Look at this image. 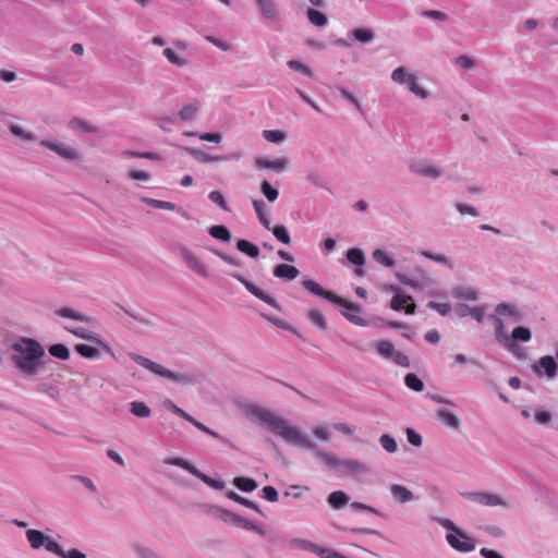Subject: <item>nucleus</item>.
Returning <instances> with one entry per match:
<instances>
[{
	"mask_svg": "<svg viewBox=\"0 0 558 558\" xmlns=\"http://www.w3.org/2000/svg\"><path fill=\"white\" fill-rule=\"evenodd\" d=\"M242 411L247 417L254 418L257 423L267 427L272 434L282 438L284 441L305 449L315 450L317 456L329 466L338 469L339 472L345 475L367 471L366 465L361 461L352 459L341 460L327 452L317 451L316 446L308 440L298 427L291 425L287 420L267 409L260 408L254 403H247L242 407Z\"/></svg>",
	"mask_w": 558,
	"mask_h": 558,
	"instance_id": "nucleus-1",
	"label": "nucleus"
},
{
	"mask_svg": "<svg viewBox=\"0 0 558 558\" xmlns=\"http://www.w3.org/2000/svg\"><path fill=\"white\" fill-rule=\"evenodd\" d=\"M11 348L14 352L11 361L15 367L25 376L37 375L46 354L44 347L35 339L20 337L11 344Z\"/></svg>",
	"mask_w": 558,
	"mask_h": 558,
	"instance_id": "nucleus-2",
	"label": "nucleus"
},
{
	"mask_svg": "<svg viewBox=\"0 0 558 558\" xmlns=\"http://www.w3.org/2000/svg\"><path fill=\"white\" fill-rule=\"evenodd\" d=\"M304 288L311 293L328 300L329 302L343 307L342 315L356 326H366V320L362 317V310L359 305L351 303L331 291L323 289L317 282L311 279L303 281Z\"/></svg>",
	"mask_w": 558,
	"mask_h": 558,
	"instance_id": "nucleus-3",
	"label": "nucleus"
},
{
	"mask_svg": "<svg viewBox=\"0 0 558 558\" xmlns=\"http://www.w3.org/2000/svg\"><path fill=\"white\" fill-rule=\"evenodd\" d=\"M131 357L138 365H141L142 367L150 371L151 373H154L158 376L166 377V378H169V379H172L175 381H180L183 384H191V381H192L187 374H182V375L174 374L173 372L165 368L162 365H160L154 361H150L149 359L142 356L140 354H135V353L131 354Z\"/></svg>",
	"mask_w": 558,
	"mask_h": 558,
	"instance_id": "nucleus-4",
	"label": "nucleus"
},
{
	"mask_svg": "<svg viewBox=\"0 0 558 558\" xmlns=\"http://www.w3.org/2000/svg\"><path fill=\"white\" fill-rule=\"evenodd\" d=\"M375 348L381 357L391 360L396 365L410 367L409 357L404 353L396 350L392 342L388 340H380L375 343Z\"/></svg>",
	"mask_w": 558,
	"mask_h": 558,
	"instance_id": "nucleus-5",
	"label": "nucleus"
},
{
	"mask_svg": "<svg viewBox=\"0 0 558 558\" xmlns=\"http://www.w3.org/2000/svg\"><path fill=\"white\" fill-rule=\"evenodd\" d=\"M498 328H497V338L499 341H502L508 348H513L515 344L513 341H530L531 340V331L526 327H515L511 332V338L507 335L502 333V323L500 319H497Z\"/></svg>",
	"mask_w": 558,
	"mask_h": 558,
	"instance_id": "nucleus-6",
	"label": "nucleus"
},
{
	"mask_svg": "<svg viewBox=\"0 0 558 558\" xmlns=\"http://www.w3.org/2000/svg\"><path fill=\"white\" fill-rule=\"evenodd\" d=\"M446 539L448 544L458 551L469 553L475 549L474 541L461 530H459L458 533H448Z\"/></svg>",
	"mask_w": 558,
	"mask_h": 558,
	"instance_id": "nucleus-7",
	"label": "nucleus"
},
{
	"mask_svg": "<svg viewBox=\"0 0 558 558\" xmlns=\"http://www.w3.org/2000/svg\"><path fill=\"white\" fill-rule=\"evenodd\" d=\"M390 307L397 312L404 310L407 314H414L416 305L412 296L405 295L397 290L391 299Z\"/></svg>",
	"mask_w": 558,
	"mask_h": 558,
	"instance_id": "nucleus-8",
	"label": "nucleus"
},
{
	"mask_svg": "<svg viewBox=\"0 0 558 558\" xmlns=\"http://www.w3.org/2000/svg\"><path fill=\"white\" fill-rule=\"evenodd\" d=\"M233 278H235L238 281H240L246 289L250 291L254 296L257 299L264 301L265 303L269 304L272 307H278L277 301L274 296L268 295L264 291H262L258 287H256L251 281L246 280L240 275L232 274Z\"/></svg>",
	"mask_w": 558,
	"mask_h": 558,
	"instance_id": "nucleus-9",
	"label": "nucleus"
},
{
	"mask_svg": "<svg viewBox=\"0 0 558 558\" xmlns=\"http://www.w3.org/2000/svg\"><path fill=\"white\" fill-rule=\"evenodd\" d=\"M469 498L481 504L483 506L495 507L502 506L506 507L507 504L497 495L488 494V493H472L469 495Z\"/></svg>",
	"mask_w": 558,
	"mask_h": 558,
	"instance_id": "nucleus-10",
	"label": "nucleus"
},
{
	"mask_svg": "<svg viewBox=\"0 0 558 558\" xmlns=\"http://www.w3.org/2000/svg\"><path fill=\"white\" fill-rule=\"evenodd\" d=\"M183 259L186 263V265L196 274H198L202 277H208V270L205 264L192 252L185 251L183 252Z\"/></svg>",
	"mask_w": 558,
	"mask_h": 558,
	"instance_id": "nucleus-11",
	"label": "nucleus"
},
{
	"mask_svg": "<svg viewBox=\"0 0 558 558\" xmlns=\"http://www.w3.org/2000/svg\"><path fill=\"white\" fill-rule=\"evenodd\" d=\"M254 163L258 169H270L275 172H282L287 168L288 161L284 158H278L276 160L256 158Z\"/></svg>",
	"mask_w": 558,
	"mask_h": 558,
	"instance_id": "nucleus-12",
	"label": "nucleus"
},
{
	"mask_svg": "<svg viewBox=\"0 0 558 558\" xmlns=\"http://www.w3.org/2000/svg\"><path fill=\"white\" fill-rule=\"evenodd\" d=\"M299 274L296 267L288 264H279L274 269V276L283 280H293L298 278Z\"/></svg>",
	"mask_w": 558,
	"mask_h": 558,
	"instance_id": "nucleus-13",
	"label": "nucleus"
},
{
	"mask_svg": "<svg viewBox=\"0 0 558 558\" xmlns=\"http://www.w3.org/2000/svg\"><path fill=\"white\" fill-rule=\"evenodd\" d=\"M40 144L43 146L56 151L58 155H60L61 157H63L65 159L73 160V159L77 158V153L71 148L54 144L49 141H41Z\"/></svg>",
	"mask_w": 558,
	"mask_h": 558,
	"instance_id": "nucleus-14",
	"label": "nucleus"
},
{
	"mask_svg": "<svg viewBox=\"0 0 558 558\" xmlns=\"http://www.w3.org/2000/svg\"><path fill=\"white\" fill-rule=\"evenodd\" d=\"M410 169L415 174L429 178H438L440 174L439 170L429 163H413L410 166Z\"/></svg>",
	"mask_w": 558,
	"mask_h": 558,
	"instance_id": "nucleus-15",
	"label": "nucleus"
},
{
	"mask_svg": "<svg viewBox=\"0 0 558 558\" xmlns=\"http://www.w3.org/2000/svg\"><path fill=\"white\" fill-rule=\"evenodd\" d=\"M26 537L33 549H39L45 545L46 541H48V536H46L43 532L34 529H31L26 532Z\"/></svg>",
	"mask_w": 558,
	"mask_h": 558,
	"instance_id": "nucleus-16",
	"label": "nucleus"
},
{
	"mask_svg": "<svg viewBox=\"0 0 558 558\" xmlns=\"http://www.w3.org/2000/svg\"><path fill=\"white\" fill-rule=\"evenodd\" d=\"M225 514L230 517L234 523L240 524L245 530L254 531V532H256V533H258L260 535L265 534V532H264V530H263V527L260 525H257L254 522L248 521L247 519H244V518H242L240 515L230 513L228 511H226Z\"/></svg>",
	"mask_w": 558,
	"mask_h": 558,
	"instance_id": "nucleus-17",
	"label": "nucleus"
},
{
	"mask_svg": "<svg viewBox=\"0 0 558 558\" xmlns=\"http://www.w3.org/2000/svg\"><path fill=\"white\" fill-rule=\"evenodd\" d=\"M437 416L441 422H444L445 424H447L448 426H450L452 428L460 427V424H461L460 418L453 412H451L449 410H446V409L438 410Z\"/></svg>",
	"mask_w": 558,
	"mask_h": 558,
	"instance_id": "nucleus-18",
	"label": "nucleus"
},
{
	"mask_svg": "<svg viewBox=\"0 0 558 558\" xmlns=\"http://www.w3.org/2000/svg\"><path fill=\"white\" fill-rule=\"evenodd\" d=\"M393 498L400 502H407L413 499V494L407 487L393 484L390 488Z\"/></svg>",
	"mask_w": 558,
	"mask_h": 558,
	"instance_id": "nucleus-19",
	"label": "nucleus"
},
{
	"mask_svg": "<svg viewBox=\"0 0 558 558\" xmlns=\"http://www.w3.org/2000/svg\"><path fill=\"white\" fill-rule=\"evenodd\" d=\"M456 312L458 313L459 316L461 317H464V316H468V315H471L472 317H474L477 322H481L484 317V312L483 310L478 308V307H470L465 304H460L456 307Z\"/></svg>",
	"mask_w": 558,
	"mask_h": 558,
	"instance_id": "nucleus-20",
	"label": "nucleus"
},
{
	"mask_svg": "<svg viewBox=\"0 0 558 558\" xmlns=\"http://www.w3.org/2000/svg\"><path fill=\"white\" fill-rule=\"evenodd\" d=\"M328 502L332 508L340 509L349 502V496L342 490H336L328 496Z\"/></svg>",
	"mask_w": 558,
	"mask_h": 558,
	"instance_id": "nucleus-21",
	"label": "nucleus"
},
{
	"mask_svg": "<svg viewBox=\"0 0 558 558\" xmlns=\"http://www.w3.org/2000/svg\"><path fill=\"white\" fill-rule=\"evenodd\" d=\"M256 3L266 19H277V9L271 0H256Z\"/></svg>",
	"mask_w": 558,
	"mask_h": 558,
	"instance_id": "nucleus-22",
	"label": "nucleus"
},
{
	"mask_svg": "<svg viewBox=\"0 0 558 558\" xmlns=\"http://www.w3.org/2000/svg\"><path fill=\"white\" fill-rule=\"evenodd\" d=\"M539 367L544 369L545 374L549 378H553L556 375L557 363L550 355H546L539 359Z\"/></svg>",
	"mask_w": 558,
	"mask_h": 558,
	"instance_id": "nucleus-23",
	"label": "nucleus"
},
{
	"mask_svg": "<svg viewBox=\"0 0 558 558\" xmlns=\"http://www.w3.org/2000/svg\"><path fill=\"white\" fill-rule=\"evenodd\" d=\"M236 247L240 252L248 255L252 258H257L259 256V248L247 240H239Z\"/></svg>",
	"mask_w": 558,
	"mask_h": 558,
	"instance_id": "nucleus-24",
	"label": "nucleus"
},
{
	"mask_svg": "<svg viewBox=\"0 0 558 558\" xmlns=\"http://www.w3.org/2000/svg\"><path fill=\"white\" fill-rule=\"evenodd\" d=\"M233 484L235 487L246 493L253 492L257 488L256 481L250 477H235L233 480Z\"/></svg>",
	"mask_w": 558,
	"mask_h": 558,
	"instance_id": "nucleus-25",
	"label": "nucleus"
},
{
	"mask_svg": "<svg viewBox=\"0 0 558 558\" xmlns=\"http://www.w3.org/2000/svg\"><path fill=\"white\" fill-rule=\"evenodd\" d=\"M496 312L498 315H501V316H510L515 322L520 320V318H521V315H520L519 311L517 310V307H514L513 305L507 304V303L499 304L496 307Z\"/></svg>",
	"mask_w": 558,
	"mask_h": 558,
	"instance_id": "nucleus-26",
	"label": "nucleus"
},
{
	"mask_svg": "<svg viewBox=\"0 0 558 558\" xmlns=\"http://www.w3.org/2000/svg\"><path fill=\"white\" fill-rule=\"evenodd\" d=\"M405 84L417 97L425 99L428 96L427 92L417 84V77L414 74H412V76H408Z\"/></svg>",
	"mask_w": 558,
	"mask_h": 558,
	"instance_id": "nucleus-27",
	"label": "nucleus"
},
{
	"mask_svg": "<svg viewBox=\"0 0 558 558\" xmlns=\"http://www.w3.org/2000/svg\"><path fill=\"white\" fill-rule=\"evenodd\" d=\"M253 206H254V209L256 211V215L260 221V223L268 230H270V222L267 218V215H266V208H265V204L263 201H254L253 202Z\"/></svg>",
	"mask_w": 558,
	"mask_h": 558,
	"instance_id": "nucleus-28",
	"label": "nucleus"
},
{
	"mask_svg": "<svg viewBox=\"0 0 558 558\" xmlns=\"http://www.w3.org/2000/svg\"><path fill=\"white\" fill-rule=\"evenodd\" d=\"M209 234L223 242H229L231 240V233L225 226H213L209 229Z\"/></svg>",
	"mask_w": 558,
	"mask_h": 558,
	"instance_id": "nucleus-29",
	"label": "nucleus"
},
{
	"mask_svg": "<svg viewBox=\"0 0 558 558\" xmlns=\"http://www.w3.org/2000/svg\"><path fill=\"white\" fill-rule=\"evenodd\" d=\"M307 19L313 25L318 27L325 26L327 24L326 15L315 9L307 10Z\"/></svg>",
	"mask_w": 558,
	"mask_h": 558,
	"instance_id": "nucleus-30",
	"label": "nucleus"
},
{
	"mask_svg": "<svg viewBox=\"0 0 558 558\" xmlns=\"http://www.w3.org/2000/svg\"><path fill=\"white\" fill-rule=\"evenodd\" d=\"M131 412L138 417H148L151 413L149 407L142 401L132 402Z\"/></svg>",
	"mask_w": 558,
	"mask_h": 558,
	"instance_id": "nucleus-31",
	"label": "nucleus"
},
{
	"mask_svg": "<svg viewBox=\"0 0 558 558\" xmlns=\"http://www.w3.org/2000/svg\"><path fill=\"white\" fill-rule=\"evenodd\" d=\"M143 202H145L146 204H148L149 206H151L154 208L171 210V211L177 209L175 204L172 202L159 201V199L148 198V197L143 198Z\"/></svg>",
	"mask_w": 558,
	"mask_h": 558,
	"instance_id": "nucleus-32",
	"label": "nucleus"
},
{
	"mask_svg": "<svg viewBox=\"0 0 558 558\" xmlns=\"http://www.w3.org/2000/svg\"><path fill=\"white\" fill-rule=\"evenodd\" d=\"M404 383L408 388L414 390V391H422L424 389L423 381L413 373H409L404 377Z\"/></svg>",
	"mask_w": 558,
	"mask_h": 558,
	"instance_id": "nucleus-33",
	"label": "nucleus"
},
{
	"mask_svg": "<svg viewBox=\"0 0 558 558\" xmlns=\"http://www.w3.org/2000/svg\"><path fill=\"white\" fill-rule=\"evenodd\" d=\"M263 136L267 142L280 143L286 140L287 134L280 130H264Z\"/></svg>",
	"mask_w": 558,
	"mask_h": 558,
	"instance_id": "nucleus-34",
	"label": "nucleus"
},
{
	"mask_svg": "<svg viewBox=\"0 0 558 558\" xmlns=\"http://www.w3.org/2000/svg\"><path fill=\"white\" fill-rule=\"evenodd\" d=\"M373 258L375 262L386 267H392L395 265L393 258H391L385 251L379 248L373 252Z\"/></svg>",
	"mask_w": 558,
	"mask_h": 558,
	"instance_id": "nucleus-35",
	"label": "nucleus"
},
{
	"mask_svg": "<svg viewBox=\"0 0 558 558\" xmlns=\"http://www.w3.org/2000/svg\"><path fill=\"white\" fill-rule=\"evenodd\" d=\"M49 353L52 356L58 357L60 360H64V361L70 357L69 349L64 344H61V343L52 344L49 348Z\"/></svg>",
	"mask_w": 558,
	"mask_h": 558,
	"instance_id": "nucleus-36",
	"label": "nucleus"
},
{
	"mask_svg": "<svg viewBox=\"0 0 558 558\" xmlns=\"http://www.w3.org/2000/svg\"><path fill=\"white\" fill-rule=\"evenodd\" d=\"M347 258H348V260L350 263H352V264H354L356 266H362L365 263L364 254L359 248H350V250H348Z\"/></svg>",
	"mask_w": 558,
	"mask_h": 558,
	"instance_id": "nucleus-37",
	"label": "nucleus"
},
{
	"mask_svg": "<svg viewBox=\"0 0 558 558\" xmlns=\"http://www.w3.org/2000/svg\"><path fill=\"white\" fill-rule=\"evenodd\" d=\"M75 351L87 359H93L98 355V350L92 345L85 344V343H78L75 345Z\"/></svg>",
	"mask_w": 558,
	"mask_h": 558,
	"instance_id": "nucleus-38",
	"label": "nucleus"
},
{
	"mask_svg": "<svg viewBox=\"0 0 558 558\" xmlns=\"http://www.w3.org/2000/svg\"><path fill=\"white\" fill-rule=\"evenodd\" d=\"M71 333L75 335L76 337H80L82 339H87V340H90V341H95V342H99L97 336L83 328V327H77V328H66Z\"/></svg>",
	"mask_w": 558,
	"mask_h": 558,
	"instance_id": "nucleus-39",
	"label": "nucleus"
},
{
	"mask_svg": "<svg viewBox=\"0 0 558 558\" xmlns=\"http://www.w3.org/2000/svg\"><path fill=\"white\" fill-rule=\"evenodd\" d=\"M307 316L319 329L325 330L327 328V322L320 312L312 310L308 312Z\"/></svg>",
	"mask_w": 558,
	"mask_h": 558,
	"instance_id": "nucleus-40",
	"label": "nucleus"
},
{
	"mask_svg": "<svg viewBox=\"0 0 558 558\" xmlns=\"http://www.w3.org/2000/svg\"><path fill=\"white\" fill-rule=\"evenodd\" d=\"M197 110H198L197 104H189L180 110L179 117L181 120H184V121L192 120L195 117Z\"/></svg>",
	"mask_w": 558,
	"mask_h": 558,
	"instance_id": "nucleus-41",
	"label": "nucleus"
},
{
	"mask_svg": "<svg viewBox=\"0 0 558 558\" xmlns=\"http://www.w3.org/2000/svg\"><path fill=\"white\" fill-rule=\"evenodd\" d=\"M272 234L276 236V239L284 244H290L291 238L286 227L283 226H276L271 229Z\"/></svg>",
	"mask_w": 558,
	"mask_h": 558,
	"instance_id": "nucleus-42",
	"label": "nucleus"
},
{
	"mask_svg": "<svg viewBox=\"0 0 558 558\" xmlns=\"http://www.w3.org/2000/svg\"><path fill=\"white\" fill-rule=\"evenodd\" d=\"M288 66L291 70H293V71H296V72H300V73L304 74L307 77H312L313 76L312 70L307 65L301 63L298 60H289L288 61Z\"/></svg>",
	"mask_w": 558,
	"mask_h": 558,
	"instance_id": "nucleus-43",
	"label": "nucleus"
},
{
	"mask_svg": "<svg viewBox=\"0 0 558 558\" xmlns=\"http://www.w3.org/2000/svg\"><path fill=\"white\" fill-rule=\"evenodd\" d=\"M57 314L61 317H65V318H72V319H75V320H80V322H87L88 318L82 314H78L76 313L75 311L71 310V308H68V307H63V308H60L57 311Z\"/></svg>",
	"mask_w": 558,
	"mask_h": 558,
	"instance_id": "nucleus-44",
	"label": "nucleus"
},
{
	"mask_svg": "<svg viewBox=\"0 0 558 558\" xmlns=\"http://www.w3.org/2000/svg\"><path fill=\"white\" fill-rule=\"evenodd\" d=\"M260 190L269 202H275L279 196V192L268 181L262 183Z\"/></svg>",
	"mask_w": 558,
	"mask_h": 558,
	"instance_id": "nucleus-45",
	"label": "nucleus"
},
{
	"mask_svg": "<svg viewBox=\"0 0 558 558\" xmlns=\"http://www.w3.org/2000/svg\"><path fill=\"white\" fill-rule=\"evenodd\" d=\"M379 444L389 453L396 452L397 450L396 440L387 434L380 436Z\"/></svg>",
	"mask_w": 558,
	"mask_h": 558,
	"instance_id": "nucleus-46",
	"label": "nucleus"
},
{
	"mask_svg": "<svg viewBox=\"0 0 558 558\" xmlns=\"http://www.w3.org/2000/svg\"><path fill=\"white\" fill-rule=\"evenodd\" d=\"M163 56L170 63L174 65L183 66L186 64L185 59L179 57L171 48H166L163 50Z\"/></svg>",
	"mask_w": 558,
	"mask_h": 558,
	"instance_id": "nucleus-47",
	"label": "nucleus"
},
{
	"mask_svg": "<svg viewBox=\"0 0 558 558\" xmlns=\"http://www.w3.org/2000/svg\"><path fill=\"white\" fill-rule=\"evenodd\" d=\"M408 76H412V73H408L404 68L400 66L393 70L391 80L398 84H405Z\"/></svg>",
	"mask_w": 558,
	"mask_h": 558,
	"instance_id": "nucleus-48",
	"label": "nucleus"
},
{
	"mask_svg": "<svg viewBox=\"0 0 558 558\" xmlns=\"http://www.w3.org/2000/svg\"><path fill=\"white\" fill-rule=\"evenodd\" d=\"M229 498L247 507V508H251V509H254L255 511H258L259 512V509H258V506L254 502V501H251L250 499L247 498H244L240 495H238L236 493H229Z\"/></svg>",
	"mask_w": 558,
	"mask_h": 558,
	"instance_id": "nucleus-49",
	"label": "nucleus"
},
{
	"mask_svg": "<svg viewBox=\"0 0 558 558\" xmlns=\"http://www.w3.org/2000/svg\"><path fill=\"white\" fill-rule=\"evenodd\" d=\"M353 37L361 43H368L373 39L374 35L371 31L364 28H356L352 32Z\"/></svg>",
	"mask_w": 558,
	"mask_h": 558,
	"instance_id": "nucleus-50",
	"label": "nucleus"
},
{
	"mask_svg": "<svg viewBox=\"0 0 558 558\" xmlns=\"http://www.w3.org/2000/svg\"><path fill=\"white\" fill-rule=\"evenodd\" d=\"M192 474L197 476L199 480H202L204 483H206L207 485L214 487V488H221L222 487V483L220 482H217L215 480H213L211 477H209L208 475L202 473L199 470H197L195 468V470L192 471Z\"/></svg>",
	"mask_w": 558,
	"mask_h": 558,
	"instance_id": "nucleus-51",
	"label": "nucleus"
},
{
	"mask_svg": "<svg viewBox=\"0 0 558 558\" xmlns=\"http://www.w3.org/2000/svg\"><path fill=\"white\" fill-rule=\"evenodd\" d=\"M166 463L175 465V466H180V468L189 471L191 474H192V471L195 470L194 465H192L190 462L185 461L182 458L168 459V460H166Z\"/></svg>",
	"mask_w": 558,
	"mask_h": 558,
	"instance_id": "nucleus-52",
	"label": "nucleus"
},
{
	"mask_svg": "<svg viewBox=\"0 0 558 558\" xmlns=\"http://www.w3.org/2000/svg\"><path fill=\"white\" fill-rule=\"evenodd\" d=\"M208 198L217 204L220 208L223 210H228L227 202L223 197V195L219 191H213L209 193Z\"/></svg>",
	"mask_w": 558,
	"mask_h": 558,
	"instance_id": "nucleus-53",
	"label": "nucleus"
},
{
	"mask_svg": "<svg viewBox=\"0 0 558 558\" xmlns=\"http://www.w3.org/2000/svg\"><path fill=\"white\" fill-rule=\"evenodd\" d=\"M44 546L48 551L62 558L64 550L57 542H54L48 537V541H46Z\"/></svg>",
	"mask_w": 558,
	"mask_h": 558,
	"instance_id": "nucleus-54",
	"label": "nucleus"
},
{
	"mask_svg": "<svg viewBox=\"0 0 558 558\" xmlns=\"http://www.w3.org/2000/svg\"><path fill=\"white\" fill-rule=\"evenodd\" d=\"M70 126L72 129L83 130L85 132H90V133L96 131V129L94 126L89 125L88 123H86L85 121L80 120V119H73L70 122Z\"/></svg>",
	"mask_w": 558,
	"mask_h": 558,
	"instance_id": "nucleus-55",
	"label": "nucleus"
},
{
	"mask_svg": "<svg viewBox=\"0 0 558 558\" xmlns=\"http://www.w3.org/2000/svg\"><path fill=\"white\" fill-rule=\"evenodd\" d=\"M263 497L270 502H276L279 499L278 492L272 486H265L263 488Z\"/></svg>",
	"mask_w": 558,
	"mask_h": 558,
	"instance_id": "nucleus-56",
	"label": "nucleus"
},
{
	"mask_svg": "<svg viewBox=\"0 0 558 558\" xmlns=\"http://www.w3.org/2000/svg\"><path fill=\"white\" fill-rule=\"evenodd\" d=\"M166 405H167V409L169 411H171L172 413H174L177 415H180L181 417H183L187 422L192 421V416L189 413H186L185 411H183L182 409H180L179 407H177L173 402L167 401Z\"/></svg>",
	"mask_w": 558,
	"mask_h": 558,
	"instance_id": "nucleus-57",
	"label": "nucleus"
},
{
	"mask_svg": "<svg viewBox=\"0 0 558 558\" xmlns=\"http://www.w3.org/2000/svg\"><path fill=\"white\" fill-rule=\"evenodd\" d=\"M10 131L15 136L22 137V138L26 140V141H33L34 140V135L33 134L25 132L21 126L16 125V124H12L10 126Z\"/></svg>",
	"mask_w": 558,
	"mask_h": 558,
	"instance_id": "nucleus-58",
	"label": "nucleus"
},
{
	"mask_svg": "<svg viewBox=\"0 0 558 558\" xmlns=\"http://www.w3.org/2000/svg\"><path fill=\"white\" fill-rule=\"evenodd\" d=\"M314 551H316L322 558H347V557L342 556L341 554H339V553H337L335 550L319 548L317 546H316V549Z\"/></svg>",
	"mask_w": 558,
	"mask_h": 558,
	"instance_id": "nucleus-59",
	"label": "nucleus"
},
{
	"mask_svg": "<svg viewBox=\"0 0 558 558\" xmlns=\"http://www.w3.org/2000/svg\"><path fill=\"white\" fill-rule=\"evenodd\" d=\"M407 437L411 445L420 447L422 445V437L412 428H407Z\"/></svg>",
	"mask_w": 558,
	"mask_h": 558,
	"instance_id": "nucleus-60",
	"label": "nucleus"
},
{
	"mask_svg": "<svg viewBox=\"0 0 558 558\" xmlns=\"http://www.w3.org/2000/svg\"><path fill=\"white\" fill-rule=\"evenodd\" d=\"M129 178L137 181H148L150 179V174L146 171L133 169L129 172Z\"/></svg>",
	"mask_w": 558,
	"mask_h": 558,
	"instance_id": "nucleus-61",
	"label": "nucleus"
},
{
	"mask_svg": "<svg viewBox=\"0 0 558 558\" xmlns=\"http://www.w3.org/2000/svg\"><path fill=\"white\" fill-rule=\"evenodd\" d=\"M437 522L442 526L445 527L446 530L449 531V533H458V531L460 530L451 520L449 519H444V518H438L437 519Z\"/></svg>",
	"mask_w": 558,
	"mask_h": 558,
	"instance_id": "nucleus-62",
	"label": "nucleus"
},
{
	"mask_svg": "<svg viewBox=\"0 0 558 558\" xmlns=\"http://www.w3.org/2000/svg\"><path fill=\"white\" fill-rule=\"evenodd\" d=\"M199 140L206 141V142H213V143H220L222 140V136L220 133H202L199 134Z\"/></svg>",
	"mask_w": 558,
	"mask_h": 558,
	"instance_id": "nucleus-63",
	"label": "nucleus"
},
{
	"mask_svg": "<svg viewBox=\"0 0 558 558\" xmlns=\"http://www.w3.org/2000/svg\"><path fill=\"white\" fill-rule=\"evenodd\" d=\"M535 420L539 424H548L551 420V415L547 411L539 410V411H536V413H535Z\"/></svg>",
	"mask_w": 558,
	"mask_h": 558,
	"instance_id": "nucleus-64",
	"label": "nucleus"
}]
</instances>
